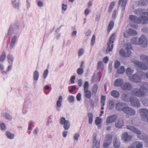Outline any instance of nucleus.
<instances>
[{
  "label": "nucleus",
  "instance_id": "nucleus-50",
  "mask_svg": "<svg viewBox=\"0 0 148 148\" xmlns=\"http://www.w3.org/2000/svg\"><path fill=\"white\" fill-rule=\"evenodd\" d=\"M89 83L88 81L85 82L84 85V90H88Z\"/></svg>",
  "mask_w": 148,
  "mask_h": 148
},
{
  "label": "nucleus",
  "instance_id": "nucleus-20",
  "mask_svg": "<svg viewBox=\"0 0 148 148\" xmlns=\"http://www.w3.org/2000/svg\"><path fill=\"white\" fill-rule=\"evenodd\" d=\"M123 83V80L121 79H116L114 82V86L116 87L121 86Z\"/></svg>",
  "mask_w": 148,
  "mask_h": 148
},
{
  "label": "nucleus",
  "instance_id": "nucleus-35",
  "mask_svg": "<svg viewBox=\"0 0 148 148\" xmlns=\"http://www.w3.org/2000/svg\"><path fill=\"white\" fill-rule=\"evenodd\" d=\"M140 58L141 60L145 61L148 65V56L142 54L140 56Z\"/></svg>",
  "mask_w": 148,
  "mask_h": 148
},
{
  "label": "nucleus",
  "instance_id": "nucleus-47",
  "mask_svg": "<svg viewBox=\"0 0 148 148\" xmlns=\"http://www.w3.org/2000/svg\"><path fill=\"white\" fill-rule=\"evenodd\" d=\"M84 50L83 48H80L78 51V57L79 58L81 56L84 54Z\"/></svg>",
  "mask_w": 148,
  "mask_h": 148
},
{
  "label": "nucleus",
  "instance_id": "nucleus-3",
  "mask_svg": "<svg viewBox=\"0 0 148 148\" xmlns=\"http://www.w3.org/2000/svg\"><path fill=\"white\" fill-rule=\"evenodd\" d=\"M116 34L114 33L110 37L109 42L107 43V47L106 50V52L107 53L111 51L113 47V43L115 39Z\"/></svg>",
  "mask_w": 148,
  "mask_h": 148
},
{
  "label": "nucleus",
  "instance_id": "nucleus-1",
  "mask_svg": "<svg viewBox=\"0 0 148 148\" xmlns=\"http://www.w3.org/2000/svg\"><path fill=\"white\" fill-rule=\"evenodd\" d=\"M22 25L24 27L23 22L20 20H18L15 21L9 25L8 33L4 37V40L9 39L11 36L14 34L15 35L11 38L10 44L9 47L11 49H12L14 47L16 40L20 35L21 32L20 30V28Z\"/></svg>",
  "mask_w": 148,
  "mask_h": 148
},
{
  "label": "nucleus",
  "instance_id": "nucleus-41",
  "mask_svg": "<svg viewBox=\"0 0 148 148\" xmlns=\"http://www.w3.org/2000/svg\"><path fill=\"white\" fill-rule=\"evenodd\" d=\"M122 139H131V137L127 132H125L122 134Z\"/></svg>",
  "mask_w": 148,
  "mask_h": 148
},
{
  "label": "nucleus",
  "instance_id": "nucleus-36",
  "mask_svg": "<svg viewBox=\"0 0 148 148\" xmlns=\"http://www.w3.org/2000/svg\"><path fill=\"white\" fill-rule=\"evenodd\" d=\"M6 58V53L4 51H3L2 54L0 56V62H3Z\"/></svg>",
  "mask_w": 148,
  "mask_h": 148
},
{
  "label": "nucleus",
  "instance_id": "nucleus-25",
  "mask_svg": "<svg viewBox=\"0 0 148 148\" xmlns=\"http://www.w3.org/2000/svg\"><path fill=\"white\" fill-rule=\"evenodd\" d=\"M111 95L114 98H118L119 96V92L116 90H112L111 92Z\"/></svg>",
  "mask_w": 148,
  "mask_h": 148
},
{
  "label": "nucleus",
  "instance_id": "nucleus-45",
  "mask_svg": "<svg viewBox=\"0 0 148 148\" xmlns=\"http://www.w3.org/2000/svg\"><path fill=\"white\" fill-rule=\"evenodd\" d=\"M119 54L122 57H127L126 53L124 51V50L122 48L121 49L119 52Z\"/></svg>",
  "mask_w": 148,
  "mask_h": 148
},
{
  "label": "nucleus",
  "instance_id": "nucleus-6",
  "mask_svg": "<svg viewBox=\"0 0 148 148\" xmlns=\"http://www.w3.org/2000/svg\"><path fill=\"white\" fill-rule=\"evenodd\" d=\"M129 79L132 82L135 83H138L141 81L140 77L136 74H133L129 76Z\"/></svg>",
  "mask_w": 148,
  "mask_h": 148
},
{
  "label": "nucleus",
  "instance_id": "nucleus-7",
  "mask_svg": "<svg viewBox=\"0 0 148 148\" xmlns=\"http://www.w3.org/2000/svg\"><path fill=\"white\" fill-rule=\"evenodd\" d=\"M139 111L142 120L145 121L148 116V110L145 108H143L139 109Z\"/></svg>",
  "mask_w": 148,
  "mask_h": 148
},
{
  "label": "nucleus",
  "instance_id": "nucleus-44",
  "mask_svg": "<svg viewBox=\"0 0 148 148\" xmlns=\"http://www.w3.org/2000/svg\"><path fill=\"white\" fill-rule=\"evenodd\" d=\"M101 122V119L99 117H96L95 121V124L96 125H100Z\"/></svg>",
  "mask_w": 148,
  "mask_h": 148
},
{
  "label": "nucleus",
  "instance_id": "nucleus-39",
  "mask_svg": "<svg viewBox=\"0 0 148 148\" xmlns=\"http://www.w3.org/2000/svg\"><path fill=\"white\" fill-rule=\"evenodd\" d=\"M128 33L129 34L133 36H135L137 34V32L135 30L131 28L129 29Z\"/></svg>",
  "mask_w": 148,
  "mask_h": 148
},
{
  "label": "nucleus",
  "instance_id": "nucleus-31",
  "mask_svg": "<svg viewBox=\"0 0 148 148\" xmlns=\"http://www.w3.org/2000/svg\"><path fill=\"white\" fill-rule=\"evenodd\" d=\"M39 73L37 71H35L33 73V79L34 80L37 81L39 78Z\"/></svg>",
  "mask_w": 148,
  "mask_h": 148
},
{
  "label": "nucleus",
  "instance_id": "nucleus-11",
  "mask_svg": "<svg viewBox=\"0 0 148 148\" xmlns=\"http://www.w3.org/2000/svg\"><path fill=\"white\" fill-rule=\"evenodd\" d=\"M123 112L130 116H133L136 114V111L134 109L128 106H126Z\"/></svg>",
  "mask_w": 148,
  "mask_h": 148
},
{
  "label": "nucleus",
  "instance_id": "nucleus-43",
  "mask_svg": "<svg viewBox=\"0 0 148 148\" xmlns=\"http://www.w3.org/2000/svg\"><path fill=\"white\" fill-rule=\"evenodd\" d=\"M133 72V70H132L131 69L130 67H128L126 70V73L127 76L131 75V74Z\"/></svg>",
  "mask_w": 148,
  "mask_h": 148
},
{
  "label": "nucleus",
  "instance_id": "nucleus-33",
  "mask_svg": "<svg viewBox=\"0 0 148 148\" xmlns=\"http://www.w3.org/2000/svg\"><path fill=\"white\" fill-rule=\"evenodd\" d=\"M140 89H142L145 92V90H148V83L145 82L143 83V85L140 87Z\"/></svg>",
  "mask_w": 148,
  "mask_h": 148
},
{
  "label": "nucleus",
  "instance_id": "nucleus-27",
  "mask_svg": "<svg viewBox=\"0 0 148 148\" xmlns=\"http://www.w3.org/2000/svg\"><path fill=\"white\" fill-rule=\"evenodd\" d=\"M88 116L89 118L88 123L89 124H91L93 122V114L91 112L88 113Z\"/></svg>",
  "mask_w": 148,
  "mask_h": 148
},
{
  "label": "nucleus",
  "instance_id": "nucleus-46",
  "mask_svg": "<svg viewBox=\"0 0 148 148\" xmlns=\"http://www.w3.org/2000/svg\"><path fill=\"white\" fill-rule=\"evenodd\" d=\"M84 69L83 68L79 67L77 69V73L78 75L82 74L84 73Z\"/></svg>",
  "mask_w": 148,
  "mask_h": 148
},
{
  "label": "nucleus",
  "instance_id": "nucleus-34",
  "mask_svg": "<svg viewBox=\"0 0 148 148\" xmlns=\"http://www.w3.org/2000/svg\"><path fill=\"white\" fill-rule=\"evenodd\" d=\"M98 88V86L97 84H95L94 85L92 90V94L94 95L95 96V95Z\"/></svg>",
  "mask_w": 148,
  "mask_h": 148
},
{
  "label": "nucleus",
  "instance_id": "nucleus-28",
  "mask_svg": "<svg viewBox=\"0 0 148 148\" xmlns=\"http://www.w3.org/2000/svg\"><path fill=\"white\" fill-rule=\"evenodd\" d=\"M114 25V22L113 21H111L108 25V32L109 33L113 29Z\"/></svg>",
  "mask_w": 148,
  "mask_h": 148
},
{
  "label": "nucleus",
  "instance_id": "nucleus-38",
  "mask_svg": "<svg viewBox=\"0 0 148 148\" xmlns=\"http://www.w3.org/2000/svg\"><path fill=\"white\" fill-rule=\"evenodd\" d=\"M67 100L70 103H72L75 100V97L73 95H69L68 97Z\"/></svg>",
  "mask_w": 148,
  "mask_h": 148
},
{
  "label": "nucleus",
  "instance_id": "nucleus-57",
  "mask_svg": "<svg viewBox=\"0 0 148 148\" xmlns=\"http://www.w3.org/2000/svg\"><path fill=\"white\" fill-rule=\"evenodd\" d=\"M27 104V102L26 101H25L24 103V105L23 107V112L24 114H25L27 112V110L26 107V105Z\"/></svg>",
  "mask_w": 148,
  "mask_h": 148
},
{
  "label": "nucleus",
  "instance_id": "nucleus-19",
  "mask_svg": "<svg viewBox=\"0 0 148 148\" xmlns=\"http://www.w3.org/2000/svg\"><path fill=\"white\" fill-rule=\"evenodd\" d=\"M125 49L127 51V57H129L131 55V51L130 50L132 49V45L130 44L127 45Z\"/></svg>",
  "mask_w": 148,
  "mask_h": 148
},
{
  "label": "nucleus",
  "instance_id": "nucleus-64",
  "mask_svg": "<svg viewBox=\"0 0 148 148\" xmlns=\"http://www.w3.org/2000/svg\"><path fill=\"white\" fill-rule=\"evenodd\" d=\"M142 32L144 33L148 32V27L147 28L146 27H143L141 29Z\"/></svg>",
  "mask_w": 148,
  "mask_h": 148
},
{
  "label": "nucleus",
  "instance_id": "nucleus-30",
  "mask_svg": "<svg viewBox=\"0 0 148 148\" xmlns=\"http://www.w3.org/2000/svg\"><path fill=\"white\" fill-rule=\"evenodd\" d=\"M113 144L115 148H119L120 145V142L118 139H114Z\"/></svg>",
  "mask_w": 148,
  "mask_h": 148
},
{
  "label": "nucleus",
  "instance_id": "nucleus-29",
  "mask_svg": "<svg viewBox=\"0 0 148 148\" xmlns=\"http://www.w3.org/2000/svg\"><path fill=\"white\" fill-rule=\"evenodd\" d=\"M112 139H106L104 141L103 147H108L111 143Z\"/></svg>",
  "mask_w": 148,
  "mask_h": 148
},
{
  "label": "nucleus",
  "instance_id": "nucleus-56",
  "mask_svg": "<svg viewBox=\"0 0 148 148\" xmlns=\"http://www.w3.org/2000/svg\"><path fill=\"white\" fill-rule=\"evenodd\" d=\"M120 62L118 60H116L115 62L114 67L116 69H117L120 65Z\"/></svg>",
  "mask_w": 148,
  "mask_h": 148
},
{
  "label": "nucleus",
  "instance_id": "nucleus-24",
  "mask_svg": "<svg viewBox=\"0 0 148 148\" xmlns=\"http://www.w3.org/2000/svg\"><path fill=\"white\" fill-rule=\"evenodd\" d=\"M84 95L86 97L90 99L91 97L92 93L91 92L88 90H84Z\"/></svg>",
  "mask_w": 148,
  "mask_h": 148
},
{
  "label": "nucleus",
  "instance_id": "nucleus-12",
  "mask_svg": "<svg viewBox=\"0 0 148 148\" xmlns=\"http://www.w3.org/2000/svg\"><path fill=\"white\" fill-rule=\"evenodd\" d=\"M138 44H142L144 47H146L148 44V40L146 36L144 35H141L139 39Z\"/></svg>",
  "mask_w": 148,
  "mask_h": 148
},
{
  "label": "nucleus",
  "instance_id": "nucleus-15",
  "mask_svg": "<svg viewBox=\"0 0 148 148\" xmlns=\"http://www.w3.org/2000/svg\"><path fill=\"white\" fill-rule=\"evenodd\" d=\"M134 64L141 69L146 70L148 68V66L146 65L141 62L136 61L135 62Z\"/></svg>",
  "mask_w": 148,
  "mask_h": 148
},
{
  "label": "nucleus",
  "instance_id": "nucleus-59",
  "mask_svg": "<svg viewBox=\"0 0 148 148\" xmlns=\"http://www.w3.org/2000/svg\"><path fill=\"white\" fill-rule=\"evenodd\" d=\"M101 77V74L100 72H99L97 73L96 76V78L97 80H99V81L100 80Z\"/></svg>",
  "mask_w": 148,
  "mask_h": 148
},
{
  "label": "nucleus",
  "instance_id": "nucleus-10",
  "mask_svg": "<svg viewBox=\"0 0 148 148\" xmlns=\"http://www.w3.org/2000/svg\"><path fill=\"white\" fill-rule=\"evenodd\" d=\"M132 92L134 94L138 97H143L145 94L144 91L142 89H140V87L139 89L137 88L134 89Z\"/></svg>",
  "mask_w": 148,
  "mask_h": 148
},
{
  "label": "nucleus",
  "instance_id": "nucleus-58",
  "mask_svg": "<svg viewBox=\"0 0 148 148\" xmlns=\"http://www.w3.org/2000/svg\"><path fill=\"white\" fill-rule=\"evenodd\" d=\"M76 98L78 101H80L81 98V94L80 93H78L76 95Z\"/></svg>",
  "mask_w": 148,
  "mask_h": 148
},
{
  "label": "nucleus",
  "instance_id": "nucleus-8",
  "mask_svg": "<svg viewBox=\"0 0 148 148\" xmlns=\"http://www.w3.org/2000/svg\"><path fill=\"white\" fill-rule=\"evenodd\" d=\"M126 105V104L125 103L119 102L116 104L115 109L117 111H122L123 112L127 106Z\"/></svg>",
  "mask_w": 148,
  "mask_h": 148
},
{
  "label": "nucleus",
  "instance_id": "nucleus-49",
  "mask_svg": "<svg viewBox=\"0 0 148 148\" xmlns=\"http://www.w3.org/2000/svg\"><path fill=\"white\" fill-rule=\"evenodd\" d=\"M106 100V97L105 95H102L101 96V104L103 106H104L105 104V102Z\"/></svg>",
  "mask_w": 148,
  "mask_h": 148
},
{
  "label": "nucleus",
  "instance_id": "nucleus-16",
  "mask_svg": "<svg viewBox=\"0 0 148 148\" xmlns=\"http://www.w3.org/2000/svg\"><path fill=\"white\" fill-rule=\"evenodd\" d=\"M143 144L140 142H135L133 143L131 146H129L128 148H143Z\"/></svg>",
  "mask_w": 148,
  "mask_h": 148
},
{
  "label": "nucleus",
  "instance_id": "nucleus-42",
  "mask_svg": "<svg viewBox=\"0 0 148 148\" xmlns=\"http://www.w3.org/2000/svg\"><path fill=\"white\" fill-rule=\"evenodd\" d=\"M7 58L8 60H10L11 62V63L9 61H8L9 63L12 64L14 59L13 56L11 54H9L7 56Z\"/></svg>",
  "mask_w": 148,
  "mask_h": 148
},
{
  "label": "nucleus",
  "instance_id": "nucleus-54",
  "mask_svg": "<svg viewBox=\"0 0 148 148\" xmlns=\"http://www.w3.org/2000/svg\"><path fill=\"white\" fill-rule=\"evenodd\" d=\"M0 127L2 131H5L6 130V127L5 125L3 123H1L0 124Z\"/></svg>",
  "mask_w": 148,
  "mask_h": 148
},
{
  "label": "nucleus",
  "instance_id": "nucleus-53",
  "mask_svg": "<svg viewBox=\"0 0 148 148\" xmlns=\"http://www.w3.org/2000/svg\"><path fill=\"white\" fill-rule=\"evenodd\" d=\"M71 87V88L69 89V92L72 93L73 91L76 89V87L75 85L72 86Z\"/></svg>",
  "mask_w": 148,
  "mask_h": 148
},
{
  "label": "nucleus",
  "instance_id": "nucleus-62",
  "mask_svg": "<svg viewBox=\"0 0 148 148\" xmlns=\"http://www.w3.org/2000/svg\"><path fill=\"white\" fill-rule=\"evenodd\" d=\"M82 84V79H78V82L77 83V85L78 86L80 87Z\"/></svg>",
  "mask_w": 148,
  "mask_h": 148
},
{
  "label": "nucleus",
  "instance_id": "nucleus-14",
  "mask_svg": "<svg viewBox=\"0 0 148 148\" xmlns=\"http://www.w3.org/2000/svg\"><path fill=\"white\" fill-rule=\"evenodd\" d=\"M117 117L118 116L116 114H114L108 116L106 120L107 123L109 124L114 122L116 119Z\"/></svg>",
  "mask_w": 148,
  "mask_h": 148
},
{
  "label": "nucleus",
  "instance_id": "nucleus-37",
  "mask_svg": "<svg viewBox=\"0 0 148 148\" xmlns=\"http://www.w3.org/2000/svg\"><path fill=\"white\" fill-rule=\"evenodd\" d=\"M114 102L113 100H110L109 102L108 108L110 110H112L114 107Z\"/></svg>",
  "mask_w": 148,
  "mask_h": 148
},
{
  "label": "nucleus",
  "instance_id": "nucleus-5",
  "mask_svg": "<svg viewBox=\"0 0 148 148\" xmlns=\"http://www.w3.org/2000/svg\"><path fill=\"white\" fill-rule=\"evenodd\" d=\"M129 101L132 106L137 108H139L140 103L139 100L133 97L130 98Z\"/></svg>",
  "mask_w": 148,
  "mask_h": 148
},
{
  "label": "nucleus",
  "instance_id": "nucleus-51",
  "mask_svg": "<svg viewBox=\"0 0 148 148\" xmlns=\"http://www.w3.org/2000/svg\"><path fill=\"white\" fill-rule=\"evenodd\" d=\"M4 117L6 119L11 120L12 119V116L9 113H6L5 114Z\"/></svg>",
  "mask_w": 148,
  "mask_h": 148
},
{
  "label": "nucleus",
  "instance_id": "nucleus-17",
  "mask_svg": "<svg viewBox=\"0 0 148 148\" xmlns=\"http://www.w3.org/2000/svg\"><path fill=\"white\" fill-rule=\"evenodd\" d=\"M128 0H119L118 5L120 6L122 11H124L127 3Z\"/></svg>",
  "mask_w": 148,
  "mask_h": 148
},
{
  "label": "nucleus",
  "instance_id": "nucleus-55",
  "mask_svg": "<svg viewBox=\"0 0 148 148\" xmlns=\"http://www.w3.org/2000/svg\"><path fill=\"white\" fill-rule=\"evenodd\" d=\"M146 0H141L139 1V5L140 6L145 5L146 3Z\"/></svg>",
  "mask_w": 148,
  "mask_h": 148
},
{
  "label": "nucleus",
  "instance_id": "nucleus-23",
  "mask_svg": "<svg viewBox=\"0 0 148 148\" xmlns=\"http://www.w3.org/2000/svg\"><path fill=\"white\" fill-rule=\"evenodd\" d=\"M62 97L60 96L58 97V100L56 102V106L57 108H60L62 106Z\"/></svg>",
  "mask_w": 148,
  "mask_h": 148
},
{
  "label": "nucleus",
  "instance_id": "nucleus-13",
  "mask_svg": "<svg viewBox=\"0 0 148 148\" xmlns=\"http://www.w3.org/2000/svg\"><path fill=\"white\" fill-rule=\"evenodd\" d=\"M11 4L13 8L18 10L21 5V1L20 0H12Z\"/></svg>",
  "mask_w": 148,
  "mask_h": 148
},
{
  "label": "nucleus",
  "instance_id": "nucleus-40",
  "mask_svg": "<svg viewBox=\"0 0 148 148\" xmlns=\"http://www.w3.org/2000/svg\"><path fill=\"white\" fill-rule=\"evenodd\" d=\"M125 71V69L123 66H121L120 68L117 70V73L119 74H121L123 73Z\"/></svg>",
  "mask_w": 148,
  "mask_h": 148
},
{
  "label": "nucleus",
  "instance_id": "nucleus-48",
  "mask_svg": "<svg viewBox=\"0 0 148 148\" xmlns=\"http://www.w3.org/2000/svg\"><path fill=\"white\" fill-rule=\"evenodd\" d=\"M49 73V70L48 69H46L44 71L42 77L44 79H45L47 77Z\"/></svg>",
  "mask_w": 148,
  "mask_h": 148
},
{
  "label": "nucleus",
  "instance_id": "nucleus-18",
  "mask_svg": "<svg viewBox=\"0 0 148 148\" xmlns=\"http://www.w3.org/2000/svg\"><path fill=\"white\" fill-rule=\"evenodd\" d=\"M122 89L125 90H130L132 88V85L129 83H125L121 86Z\"/></svg>",
  "mask_w": 148,
  "mask_h": 148
},
{
  "label": "nucleus",
  "instance_id": "nucleus-63",
  "mask_svg": "<svg viewBox=\"0 0 148 148\" xmlns=\"http://www.w3.org/2000/svg\"><path fill=\"white\" fill-rule=\"evenodd\" d=\"M75 76L73 75L71 77L70 81L71 84H73L75 82Z\"/></svg>",
  "mask_w": 148,
  "mask_h": 148
},
{
  "label": "nucleus",
  "instance_id": "nucleus-26",
  "mask_svg": "<svg viewBox=\"0 0 148 148\" xmlns=\"http://www.w3.org/2000/svg\"><path fill=\"white\" fill-rule=\"evenodd\" d=\"M93 144L94 146L93 148L96 147V148H99L100 140L98 139H93Z\"/></svg>",
  "mask_w": 148,
  "mask_h": 148
},
{
  "label": "nucleus",
  "instance_id": "nucleus-2",
  "mask_svg": "<svg viewBox=\"0 0 148 148\" xmlns=\"http://www.w3.org/2000/svg\"><path fill=\"white\" fill-rule=\"evenodd\" d=\"M126 128L137 135H141L142 136L144 137L143 138H140L139 139H148L147 136L144 133L141 134V131L139 130L133 126L127 125Z\"/></svg>",
  "mask_w": 148,
  "mask_h": 148
},
{
  "label": "nucleus",
  "instance_id": "nucleus-32",
  "mask_svg": "<svg viewBox=\"0 0 148 148\" xmlns=\"http://www.w3.org/2000/svg\"><path fill=\"white\" fill-rule=\"evenodd\" d=\"M6 136L9 139H13L15 136L14 134L11 133L9 131H6L5 132Z\"/></svg>",
  "mask_w": 148,
  "mask_h": 148
},
{
  "label": "nucleus",
  "instance_id": "nucleus-21",
  "mask_svg": "<svg viewBox=\"0 0 148 148\" xmlns=\"http://www.w3.org/2000/svg\"><path fill=\"white\" fill-rule=\"evenodd\" d=\"M124 125L123 121L121 120H117L115 123V126L119 128H121Z\"/></svg>",
  "mask_w": 148,
  "mask_h": 148
},
{
  "label": "nucleus",
  "instance_id": "nucleus-4",
  "mask_svg": "<svg viewBox=\"0 0 148 148\" xmlns=\"http://www.w3.org/2000/svg\"><path fill=\"white\" fill-rule=\"evenodd\" d=\"M60 123L61 125H63V127L66 130L69 129L70 126L69 121L66 120L65 118L64 117H62L60 118Z\"/></svg>",
  "mask_w": 148,
  "mask_h": 148
},
{
  "label": "nucleus",
  "instance_id": "nucleus-22",
  "mask_svg": "<svg viewBox=\"0 0 148 148\" xmlns=\"http://www.w3.org/2000/svg\"><path fill=\"white\" fill-rule=\"evenodd\" d=\"M121 100L124 101L128 102L129 101L130 98L128 95L126 94L123 93L121 97Z\"/></svg>",
  "mask_w": 148,
  "mask_h": 148
},
{
  "label": "nucleus",
  "instance_id": "nucleus-9",
  "mask_svg": "<svg viewBox=\"0 0 148 148\" xmlns=\"http://www.w3.org/2000/svg\"><path fill=\"white\" fill-rule=\"evenodd\" d=\"M140 15V18L133 15H130L129 17V19L131 21L135 23L140 24L141 23H142L143 20L141 18V15Z\"/></svg>",
  "mask_w": 148,
  "mask_h": 148
},
{
  "label": "nucleus",
  "instance_id": "nucleus-52",
  "mask_svg": "<svg viewBox=\"0 0 148 148\" xmlns=\"http://www.w3.org/2000/svg\"><path fill=\"white\" fill-rule=\"evenodd\" d=\"M95 35H94L92 37V38H91V40L90 45L91 47H92V46H93V45H94V44L95 42Z\"/></svg>",
  "mask_w": 148,
  "mask_h": 148
},
{
  "label": "nucleus",
  "instance_id": "nucleus-61",
  "mask_svg": "<svg viewBox=\"0 0 148 148\" xmlns=\"http://www.w3.org/2000/svg\"><path fill=\"white\" fill-rule=\"evenodd\" d=\"M115 5V3L114 1H112L111 2L109 5V7L111 9H113Z\"/></svg>",
  "mask_w": 148,
  "mask_h": 148
},
{
  "label": "nucleus",
  "instance_id": "nucleus-60",
  "mask_svg": "<svg viewBox=\"0 0 148 148\" xmlns=\"http://www.w3.org/2000/svg\"><path fill=\"white\" fill-rule=\"evenodd\" d=\"M62 10L64 11H65L67 9V5L66 4L63 3L62 4Z\"/></svg>",
  "mask_w": 148,
  "mask_h": 148
}]
</instances>
